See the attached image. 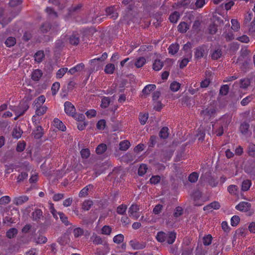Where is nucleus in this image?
I'll use <instances>...</instances> for the list:
<instances>
[{
  "mask_svg": "<svg viewBox=\"0 0 255 255\" xmlns=\"http://www.w3.org/2000/svg\"><path fill=\"white\" fill-rule=\"evenodd\" d=\"M254 98V95H250L245 98H244L241 102V104L242 106H246L251 101L253 100Z\"/></svg>",
  "mask_w": 255,
  "mask_h": 255,
  "instance_id": "obj_60",
  "label": "nucleus"
},
{
  "mask_svg": "<svg viewBox=\"0 0 255 255\" xmlns=\"http://www.w3.org/2000/svg\"><path fill=\"white\" fill-rule=\"evenodd\" d=\"M222 36L226 39V41L229 42L234 39V34L232 31L224 32Z\"/></svg>",
  "mask_w": 255,
  "mask_h": 255,
  "instance_id": "obj_43",
  "label": "nucleus"
},
{
  "mask_svg": "<svg viewBox=\"0 0 255 255\" xmlns=\"http://www.w3.org/2000/svg\"><path fill=\"white\" fill-rule=\"evenodd\" d=\"M32 220L38 221L43 217V213L41 209H35L32 213Z\"/></svg>",
  "mask_w": 255,
  "mask_h": 255,
  "instance_id": "obj_15",
  "label": "nucleus"
},
{
  "mask_svg": "<svg viewBox=\"0 0 255 255\" xmlns=\"http://www.w3.org/2000/svg\"><path fill=\"white\" fill-rule=\"evenodd\" d=\"M180 15L179 12L174 11L170 14L169 20L172 23H176L180 18Z\"/></svg>",
  "mask_w": 255,
  "mask_h": 255,
  "instance_id": "obj_24",
  "label": "nucleus"
},
{
  "mask_svg": "<svg viewBox=\"0 0 255 255\" xmlns=\"http://www.w3.org/2000/svg\"><path fill=\"white\" fill-rule=\"evenodd\" d=\"M189 28L188 25L185 22H181L178 25V30L181 33H185Z\"/></svg>",
  "mask_w": 255,
  "mask_h": 255,
  "instance_id": "obj_34",
  "label": "nucleus"
},
{
  "mask_svg": "<svg viewBox=\"0 0 255 255\" xmlns=\"http://www.w3.org/2000/svg\"><path fill=\"white\" fill-rule=\"evenodd\" d=\"M106 15L110 18L116 19L118 18L119 14L115 6L107 7L105 10Z\"/></svg>",
  "mask_w": 255,
  "mask_h": 255,
  "instance_id": "obj_8",
  "label": "nucleus"
},
{
  "mask_svg": "<svg viewBox=\"0 0 255 255\" xmlns=\"http://www.w3.org/2000/svg\"><path fill=\"white\" fill-rule=\"evenodd\" d=\"M155 89V85L148 84L143 88L142 90V93L144 94H149L150 92L154 91Z\"/></svg>",
  "mask_w": 255,
  "mask_h": 255,
  "instance_id": "obj_41",
  "label": "nucleus"
},
{
  "mask_svg": "<svg viewBox=\"0 0 255 255\" xmlns=\"http://www.w3.org/2000/svg\"><path fill=\"white\" fill-rule=\"evenodd\" d=\"M250 127V125L248 122H244L241 124L239 130L243 134L246 135L249 131Z\"/></svg>",
  "mask_w": 255,
  "mask_h": 255,
  "instance_id": "obj_18",
  "label": "nucleus"
},
{
  "mask_svg": "<svg viewBox=\"0 0 255 255\" xmlns=\"http://www.w3.org/2000/svg\"><path fill=\"white\" fill-rule=\"evenodd\" d=\"M111 103V99L109 97H104L102 99L101 107L102 108H107Z\"/></svg>",
  "mask_w": 255,
  "mask_h": 255,
  "instance_id": "obj_52",
  "label": "nucleus"
},
{
  "mask_svg": "<svg viewBox=\"0 0 255 255\" xmlns=\"http://www.w3.org/2000/svg\"><path fill=\"white\" fill-rule=\"evenodd\" d=\"M14 17V16L12 17H8V18L5 17L4 16V9L0 8V24L2 25V27H4L10 22Z\"/></svg>",
  "mask_w": 255,
  "mask_h": 255,
  "instance_id": "obj_9",
  "label": "nucleus"
},
{
  "mask_svg": "<svg viewBox=\"0 0 255 255\" xmlns=\"http://www.w3.org/2000/svg\"><path fill=\"white\" fill-rule=\"evenodd\" d=\"M58 214L59 216L61 222L66 226L70 225L71 224L68 220V217L63 213L59 212Z\"/></svg>",
  "mask_w": 255,
  "mask_h": 255,
  "instance_id": "obj_46",
  "label": "nucleus"
},
{
  "mask_svg": "<svg viewBox=\"0 0 255 255\" xmlns=\"http://www.w3.org/2000/svg\"><path fill=\"white\" fill-rule=\"evenodd\" d=\"M139 209V205L136 204H132L128 209L129 215L135 220H137L139 217V215L138 213Z\"/></svg>",
  "mask_w": 255,
  "mask_h": 255,
  "instance_id": "obj_3",
  "label": "nucleus"
},
{
  "mask_svg": "<svg viewBox=\"0 0 255 255\" xmlns=\"http://www.w3.org/2000/svg\"><path fill=\"white\" fill-rule=\"evenodd\" d=\"M53 126L59 130L64 131L66 129V126L58 118H54L53 120Z\"/></svg>",
  "mask_w": 255,
  "mask_h": 255,
  "instance_id": "obj_11",
  "label": "nucleus"
},
{
  "mask_svg": "<svg viewBox=\"0 0 255 255\" xmlns=\"http://www.w3.org/2000/svg\"><path fill=\"white\" fill-rule=\"evenodd\" d=\"M181 84L179 83L176 81H174L170 84V89L172 92H175L179 90Z\"/></svg>",
  "mask_w": 255,
  "mask_h": 255,
  "instance_id": "obj_51",
  "label": "nucleus"
},
{
  "mask_svg": "<svg viewBox=\"0 0 255 255\" xmlns=\"http://www.w3.org/2000/svg\"><path fill=\"white\" fill-rule=\"evenodd\" d=\"M248 154L255 158V144L250 143L248 146Z\"/></svg>",
  "mask_w": 255,
  "mask_h": 255,
  "instance_id": "obj_54",
  "label": "nucleus"
},
{
  "mask_svg": "<svg viewBox=\"0 0 255 255\" xmlns=\"http://www.w3.org/2000/svg\"><path fill=\"white\" fill-rule=\"evenodd\" d=\"M186 57L183 58L180 61H179V67L181 69H183L185 67L191 60L192 57V52L189 51V54H186Z\"/></svg>",
  "mask_w": 255,
  "mask_h": 255,
  "instance_id": "obj_10",
  "label": "nucleus"
},
{
  "mask_svg": "<svg viewBox=\"0 0 255 255\" xmlns=\"http://www.w3.org/2000/svg\"><path fill=\"white\" fill-rule=\"evenodd\" d=\"M28 197L26 195L20 196L14 198V204L17 206L21 205L23 203L26 202L28 200Z\"/></svg>",
  "mask_w": 255,
  "mask_h": 255,
  "instance_id": "obj_12",
  "label": "nucleus"
},
{
  "mask_svg": "<svg viewBox=\"0 0 255 255\" xmlns=\"http://www.w3.org/2000/svg\"><path fill=\"white\" fill-rule=\"evenodd\" d=\"M251 208V203L245 201L240 202L235 207L236 209L237 210L245 212L249 211Z\"/></svg>",
  "mask_w": 255,
  "mask_h": 255,
  "instance_id": "obj_7",
  "label": "nucleus"
},
{
  "mask_svg": "<svg viewBox=\"0 0 255 255\" xmlns=\"http://www.w3.org/2000/svg\"><path fill=\"white\" fill-rule=\"evenodd\" d=\"M212 237L211 235L209 234L203 237V243L205 246L210 245L212 241Z\"/></svg>",
  "mask_w": 255,
  "mask_h": 255,
  "instance_id": "obj_59",
  "label": "nucleus"
},
{
  "mask_svg": "<svg viewBox=\"0 0 255 255\" xmlns=\"http://www.w3.org/2000/svg\"><path fill=\"white\" fill-rule=\"evenodd\" d=\"M124 236L123 234H120L115 236L113 238V242L117 244H120L124 241Z\"/></svg>",
  "mask_w": 255,
  "mask_h": 255,
  "instance_id": "obj_63",
  "label": "nucleus"
},
{
  "mask_svg": "<svg viewBox=\"0 0 255 255\" xmlns=\"http://www.w3.org/2000/svg\"><path fill=\"white\" fill-rule=\"evenodd\" d=\"M22 131L20 128H15L12 131V136L15 138L18 139L21 136Z\"/></svg>",
  "mask_w": 255,
  "mask_h": 255,
  "instance_id": "obj_64",
  "label": "nucleus"
},
{
  "mask_svg": "<svg viewBox=\"0 0 255 255\" xmlns=\"http://www.w3.org/2000/svg\"><path fill=\"white\" fill-rule=\"evenodd\" d=\"M102 167V165L101 163L97 164L94 166V170L96 177H98L103 173V169H101Z\"/></svg>",
  "mask_w": 255,
  "mask_h": 255,
  "instance_id": "obj_56",
  "label": "nucleus"
},
{
  "mask_svg": "<svg viewBox=\"0 0 255 255\" xmlns=\"http://www.w3.org/2000/svg\"><path fill=\"white\" fill-rule=\"evenodd\" d=\"M252 185V182L249 179L245 180L242 183L241 189L243 191H248Z\"/></svg>",
  "mask_w": 255,
  "mask_h": 255,
  "instance_id": "obj_32",
  "label": "nucleus"
},
{
  "mask_svg": "<svg viewBox=\"0 0 255 255\" xmlns=\"http://www.w3.org/2000/svg\"><path fill=\"white\" fill-rule=\"evenodd\" d=\"M112 233V228L108 225L104 226L101 229V234L105 235H110Z\"/></svg>",
  "mask_w": 255,
  "mask_h": 255,
  "instance_id": "obj_58",
  "label": "nucleus"
},
{
  "mask_svg": "<svg viewBox=\"0 0 255 255\" xmlns=\"http://www.w3.org/2000/svg\"><path fill=\"white\" fill-rule=\"evenodd\" d=\"M45 57V54L43 50H39L37 51L34 55V59L37 63H40Z\"/></svg>",
  "mask_w": 255,
  "mask_h": 255,
  "instance_id": "obj_23",
  "label": "nucleus"
},
{
  "mask_svg": "<svg viewBox=\"0 0 255 255\" xmlns=\"http://www.w3.org/2000/svg\"><path fill=\"white\" fill-rule=\"evenodd\" d=\"M80 42L79 36L78 34L73 33L69 37V42L73 45H77Z\"/></svg>",
  "mask_w": 255,
  "mask_h": 255,
  "instance_id": "obj_22",
  "label": "nucleus"
},
{
  "mask_svg": "<svg viewBox=\"0 0 255 255\" xmlns=\"http://www.w3.org/2000/svg\"><path fill=\"white\" fill-rule=\"evenodd\" d=\"M29 105L26 102H20L18 106L14 109L10 108L18 117L22 116L28 109Z\"/></svg>",
  "mask_w": 255,
  "mask_h": 255,
  "instance_id": "obj_1",
  "label": "nucleus"
},
{
  "mask_svg": "<svg viewBox=\"0 0 255 255\" xmlns=\"http://www.w3.org/2000/svg\"><path fill=\"white\" fill-rule=\"evenodd\" d=\"M4 43L7 47H10L15 45L16 43V39L14 37H9L6 39Z\"/></svg>",
  "mask_w": 255,
  "mask_h": 255,
  "instance_id": "obj_53",
  "label": "nucleus"
},
{
  "mask_svg": "<svg viewBox=\"0 0 255 255\" xmlns=\"http://www.w3.org/2000/svg\"><path fill=\"white\" fill-rule=\"evenodd\" d=\"M18 231L16 228H12L9 229L6 233V236L8 239H12L17 234Z\"/></svg>",
  "mask_w": 255,
  "mask_h": 255,
  "instance_id": "obj_31",
  "label": "nucleus"
},
{
  "mask_svg": "<svg viewBox=\"0 0 255 255\" xmlns=\"http://www.w3.org/2000/svg\"><path fill=\"white\" fill-rule=\"evenodd\" d=\"M229 91V86L228 85H224L222 86L220 89V95L223 96L227 95Z\"/></svg>",
  "mask_w": 255,
  "mask_h": 255,
  "instance_id": "obj_62",
  "label": "nucleus"
},
{
  "mask_svg": "<svg viewBox=\"0 0 255 255\" xmlns=\"http://www.w3.org/2000/svg\"><path fill=\"white\" fill-rule=\"evenodd\" d=\"M163 64L161 60L156 59L153 63V69L155 71H159L163 67Z\"/></svg>",
  "mask_w": 255,
  "mask_h": 255,
  "instance_id": "obj_38",
  "label": "nucleus"
},
{
  "mask_svg": "<svg viewBox=\"0 0 255 255\" xmlns=\"http://www.w3.org/2000/svg\"><path fill=\"white\" fill-rule=\"evenodd\" d=\"M127 209V206L125 204L119 205L117 209V212L119 215H124Z\"/></svg>",
  "mask_w": 255,
  "mask_h": 255,
  "instance_id": "obj_55",
  "label": "nucleus"
},
{
  "mask_svg": "<svg viewBox=\"0 0 255 255\" xmlns=\"http://www.w3.org/2000/svg\"><path fill=\"white\" fill-rule=\"evenodd\" d=\"M191 2L190 0H182L179 1H177L176 3V5L178 7H184V8H186L189 7Z\"/></svg>",
  "mask_w": 255,
  "mask_h": 255,
  "instance_id": "obj_39",
  "label": "nucleus"
},
{
  "mask_svg": "<svg viewBox=\"0 0 255 255\" xmlns=\"http://www.w3.org/2000/svg\"><path fill=\"white\" fill-rule=\"evenodd\" d=\"M107 149V146L105 143H101L96 148V152L98 154L104 153Z\"/></svg>",
  "mask_w": 255,
  "mask_h": 255,
  "instance_id": "obj_37",
  "label": "nucleus"
},
{
  "mask_svg": "<svg viewBox=\"0 0 255 255\" xmlns=\"http://www.w3.org/2000/svg\"><path fill=\"white\" fill-rule=\"evenodd\" d=\"M90 239L93 243V244L95 245L103 244L104 241L102 238L100 236L97 235L95 233L93 234V235L91 237Z\"/></svg>",
  "mask_w": 255,
  "mask_h": 255,
  "instance_id": "obj_16",
  "label": "nucleus"
},
{
  "mask_svg": "<svg viewBox=\"0 0 255 255\" xmlns=\"http://www.w3.org/2000/svg\"><path fill=\"white\" fill-rule=\"evenodd\" d=\"M94 186L91 184H88L83 188L79 193V197L80 198L85 197L88 194V191L90 189H93Z\"/></svg>",
  "mask_w": 255,
  "mask_h": 255,
  "instance_id": "obj_19",
  "label": "nucleus"
},
{
  "mask_svg": "<svg viewBox=\"0 0 255 255\" xmlns=\"http://www.w3.org/2000/svg\"><path fill=\"white\" fill-rule=\"evenodd\" d=\"M176 238V233L174 231L169 232L167 233L166 242L171 245L174 243Z\"/></svg>",
  "mask_w": 255,
  "mask_h": 255,
  "instance_id": "obj_20",
  "label": "nucleus"
},
{
  "mask_svg": "<svg viewBox=\"0 0 255 255\" xmlns=\"http://www.w3.org/2000/svg\"><path fill=\"white\" fill-rule=\"evenodd\" d=\"M183 213V209L180 206H178L175 208L173 212V216L175 218L179 217L181 216Z\"/></svg>",
  "mask_w": 255,
  "mask_h": 255,
  "instance_id": "obj_61",
  "label": "nucleus"
},
{
  "mask_svg": "<svg viewBox=\"0 0 255 255\" xmlns=\"http://www.w3.org/2000/svg\"><path fill=\"white\" fill-rule=\"evenodd\" d=\"M222 54V51L220 49L215 50L211 54V57L213 60H218L220 58Z\"/></svg>",
  "mask_w": 255,
  "mask_h": 255,
  "instance_id": "obj_42",
  "label": "nucleus"
},
{
  "mask_svg": "<svg viewBox=\"0 0 255 255\" xmlns=\"http://www.w3.org/2000/svg\"><path fill=\"white\" fill-rule=\"evenodd\" d=\"M129 244L132 249L134 250H140L143 249L145 247V245L140 244L138 242L134 241H130Z\"/></svg>",
  "mask_w": 255,
  "mask_h": 255,
  "instance_id": "obj_30",
  "label": "nucleus"
},
{
  "mask_svg": "<svg viewBox=\"0 0 255 255\" xmlns=\"http://www.w3.org/2000/svg\"><path fill=\"white\" fill-rule=\"evenodd\" d=\"M147 166L145 164H141L138 169V174L140 176H143L146 172Z\"/></svg>",
  "mask_w": 255,
  "mask_h": 255,
  "instance_id": "obj_47",
  "label": "nucleus"
},
{
  "mask_svg": "<svg viewBox=\"0 0 255 255\" xmlns=\"http://www.w3.org/2000/svg\"><path fill=\"white\" fill-rule=\"evenodd\" d=\"M46 98L44 95H40L35 99L33 102V106L34 107L43 106V104L45 102Z\"/></svg>",
  "mask_w": 255,
  "mask_h": 255,
  "instance_id": "obj_21",
  "label": "nucleus"
},
{
  "mask_svg": "<svg viewBox=\"0 0 255 255\" xmlns=\"http://www.w3.org/2000/svg\"><path fill=\"white\" fill-rule=\"evenodd\" d=\"M202 197V193L199 190L195 191L192 194V197L194 201V205L196 206H201L202 204H198L196 202Z\"/></svg>",
  "mask_w": 255,
  "mask_h": 255,
  "instance_id": "obj_26",
  "label": "nucleus"
},
{
  "mask_svg": "<svg viewBox=\"0 0 255 255\" xmlns=\"http://www.w3.org/2000/svg\"><path fill=\"white\" fill-rule=\"evenodd\" d=\"M35 108V115L32 117V121L33 123L34 122V120L36 121L35 119H38L37 117L43 115L46 113L48 109L47 107L46 106L36 107Z\"/></svg>",
  "mask_w": 255,
  "mask_h": 255,
  "instance_id": "obj_6",
  "label": "nucleus"
},
{
  "mask_svg": "<svg viewBox=\"0 0 255 255\" xmlns=\"http://www.w3.org/2000/svg\"><path fill=\"white\" fill-rule=\"evenodd\" d=\"M115 70V65L112 63H109L106 65L104 71L106 74H112L114 72Z\"/></svg>",
  "mask_w": 255,
  "mask_h": 255,
  "instance_id": "obj_40",
  "label": "nucleus"
},
{
  "mask_svg": "<svg viewBox=\"0 0 255 255\" xmlns=\"http://www.w3.org/2000/svg\"><path fill=\"white\" fill-rule=\"evenodd\" d=\"M133 8V6L131 4H129L127 7L125 11V13H124V18L125 20L127 21L128 23H129V21L132 20L133 17L132 11Z\"/></svg>",
  "mask_w": 255,
  "mask_h": 255,
  "instance_id": "obj_5",
  "label": "nucleus"
},
{
  "mask_svg": "<svg viewBox=\"0 0 255 255\" xmlns=\"http://www.w3.org/2000/svg\"><path fill=\"white\" fill-rule=\"evenodd\" d=\"M148 118V113L142 114V113H140L139 115V118H138L140 124L141 125H145Z\"/></svg>",
  "mask_w": 255,
  "mask_h": 255,
  "instance_id": "obj_45",
  "label": "nucleus"
},
{
  "mask_svg": "<svg viewBox=\"0 0 255 255\" xmlns=\"http://www.w3.org/2000/svg\"><path fill=\"white\" fill-rule=\"evenodd\" d=\"M43 129L40 126H37L36 128L32 132L34 137L36 139H40L43 135Z\"/></svg>",
  "mask_w": 255,
  "mask_h": 255,
  "instance_id": "obj_13",
  "label": "nucleus"
},
{
  "mask_svg": "<svg viewBox=\"0 0 255 255\" xmlns=\"http://www.w3.org/2000/svg\"><path fill=\"white\" fill-rule=\"evenodd\" d=\"M159 135L160 138L163 139H166L168 137L169 135V129L167 127H163L159 132Z\"/></svg>",
  "mask_w": 255,
  "mask_h": 255,
  "instance_id": "obj_28",
  "label": "nucleus"
},
{
  "mask_svg": "<svg viewBox=\"0 0 255 255\" xmlns=\"http://www.w3.org/2000/svg\"><path fill=\"white\" fill-rule=\"evenodd\" d=\"M85 65L83 63H80L71 68L68 70V73L73 75L77 72H80L83 70L84 68Z\"/></svg>",
  "mask_w": 255,
  "mask_h": 255,
  "instance_id": "obj_17",
  "label": "nucleus"
},
{
  "mask_svg": "<svg viewBox=\"0 0 255 255\" xmlns=\"http://www.w3.org/2000/svg\"><path fill=\"white\" fill-rule=\"evenodd\" d=\"M64 111L69 116H73L76 113V109L74 106L70 102L66 101L64 103Z\"/></svg>",
  "mask_w": 255,
  "mask_h": 255,
  "instance_id": "obj_4",
  "label": "nucleus"
},
{
  "mask_svg": "<svg viewBox=\"0 0 255 255\" xmlns=\"http://www.w3.org/2000/svg\"><path fill=\"white\" fill-rule=\"evenodd\" d=\"M146 63V59L143 57H140L136 59L134 65L137 68H139L142 67Z\"/></svg>",
  "mask_w": 255,
  "mask_h": 255,
  "instance_id": "obj_33",
  "label": "nucleus"
},
{
  "mask_svg": "<svg viewBox=\"0 0 255 255\" xmlns=\"http://www.w3.org/2000/svg\"><path fill=\"white\" fill-rule=\"evenodd\" d=\"M93 205V202L91 200H87L84 201L82 205V208L85 211H89Z\"/></svg>",
  "mask_w": 255,
  "mask_h": 255,
  "instance_id": "obj_36",
  "label": "nucleus"
},
{
  "mask_svg": "<svg viewBox=\"0 0 255 255\" xmlns=\"http://www.w3.org/2000/svg\"><path fill=\"white\" fill-rule=\"evenodd\" d=\"M84 232V230L80 227L76 228L73 231V234L75 238L81 237L83 235Z\"/></svg>",
  "mask_w": 255,
  "mask_h": 255,
  "instance_id": "obj_44",
  "label": "nucleus"
},
{
  "mask_svg": "<svg viewBox=\"0 0 255 255\" xmlns=\"http://www.w3.org/2000/svg\"><path fill=\"white\" fill-rule=\"evenodd\" d=\"M198 177L199 174L196 172H193L189 175L188 180L191 183H195L198 180Z\"/></svg>",
  "mask_w": 255,
  "mask_h": 255,
  "instance_id": "obj_57",
  "label": "nucleus"
},
{
  "mask_svg": "<svg viewBox=\"0 0 255 255\" xmlns=\"http://www.w3.org/2000/svg\"><path fill=\"white\" fill-rule=\"evenodd\" d=\"M34 240L36 244H43L47 242V238L42 235H39L37 238L35 239Z\"/></svg>",
  "mask_w": 255,
  "mask_h": 255,
  "instance_id": "obj_49",
  "label": "nucleus"
},
{
  "mask_svg": "<svg viewBox=\"0 0 255 255\" xmlns=\"http://www.w3.org/2000/svg\"><path fill=\"white\" fill-rule=\"evenodd\" d=\"M232 29L234 31H238L240 29V24L239 21L236 19H232L231 20Z\"/></svg>",
  "mask_w": 255,
  "mask_h": 255,
  "instance_id": "obj_48",
  "label": "nucleus"
},
{
  "mask_svg": "<svg viewBox=\"0 0 255 255\" xmlns=\"http://www.w3.org/2000/svg\"><path fill=\"white\" fill-rule=\"evenodd\" d=\"M130 145V142L127 140H125L119 143V149L122 151H126L129 148Z\"/></svg>",
  "mask_w": 255,
  "mask_h": 255,
  "instance_id": "obj_29",
  "label": "nucleus"
},
{
  "mask_svg": "<svg viewBox=\"0 0 255 255\" xmlns=\"http://www.w3.org/2000/svg\"><path fill=\"white\" fill-rule=\"evenodd\" d=\"M251 84V81L248 78L242 79L240 80V87L243 89L247 88Z\"/></svg>",
  "mask_w": 255,
  "mask_h": 255,
  "instance_id": "obj_50",
  "label": "nucleus"
},
{
  "mask_svg": "<svg viewBox=\"0 0 255 255\" xmlns=\"http://www.w3.org/2000/svg\"><path fill=\"white\" fill-rule=\"evenodd\" d=\"M179 45L177 43L171 44L168 48V52L171 55H175L179 50Z\"/></svg>",
  "mask_w": 255,
  "mask_h": 255,
  "instance_id": "obj_27",
  "label": "nucleus"
},
{
  "mask_svg": "<svg viewBox=\"0 0 255 255\" xmlns=\"http://www.w3.org/2000/svg\"><path fill=\"white\" fill-rule=\"evenodd\" d=\"M43 73L41 70L35 69L31 74V79L34 81H38L42 76Z\"/></svg>",
  "mask_w": 255,
  "mask_h": 255,
  "instance_id": "obj_14",
  "label": "nucleus"
},
{
  "mask_svg": "<svg viewBox=\"0 0 255 255\" xmlns=\"http://www.w3.org/2000/svg\"><path fill=\"white\" fill-rule=\"evenodd\" d=\"M52 29V26L49 22H45L41 26L40 31L42 33H46Z\"/></svg>",
  "mask_w": 255,
  "mask_h": 255,
  "instance_id": "obj_35",
  "label": "nucleus"
},
{
  "mask_svg": "<svg viewBox=\"0 0 255 255\" xmlns=\"http://www.w3.org/2000/svg\"><path fill=\"white\" fill-rule=\"evenodd\" d=\"M207 46L205 45L199 46L194 49V57L196 59H200L205 55H207Z\"/></svg>",
  "mask_w": 255,
  "mask_h": 255,
  "instance_id": "obj_2",
  "label": "nucleus"
},
{
  "mask_svg": "<svg viewBox=\"0 0 255 255\" xmlns=\"http://www.w3.org/2000/svg\"><path fill=\"white\" fill-rule=\"evenodd\" d=\"M167 234L164 232L160 231L157 233L156 239L158 242L163 243L166 241Z\"/></svg>",
  "mask_w": 255,
  "mask_h": 255,
  "instance_id": "obj_25",
  "label": "nucleus"
}]
</instances>
